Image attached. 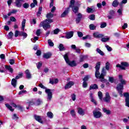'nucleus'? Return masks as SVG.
I'll return each instance as SVG.
<instances>
[{"label": "nucleus", "mask_w": 129, "mask_h": 129, "mask_svg": "<svg viewBox=\"0 0 129 129\" xmlns=\"http://www.w3.org/2000/svg\"><path fill=\"white\" fill-rule=\"evenodd\" d=\"M96 72H95V77L97 78H99V79H100L101 82H102L103 83H104V82H106V80L104 79V76L106 75V70H105V68H103L102 70V73L100 75V73L99 72V69H100V62H98L96 63V67H95Z\"/></svg>", "instance_id": "f257e3e1"}, {"label": "nucleus", "mask_w": 129, "mask_h": 129, "mask_svg": "<svg viewBox=\"0 0 129 129\" xmlns=\"http://www.w3.org/2000/svg\"><path fill=\"white\" fill-rule=\"evenodd\" d=\"M54 17V14L51 13H49L47 14L46 17L48 19H46L43 22H41L39 25L40 27H43L44 30L47 31L48 29H50L51 28V25L50 24L53 23V20L50 19L51 18Z\"/></svg>", "instance_id": "f03ea898"}, {"label": "nucleus", "mask_w": 129, "mask_h": 129, "mask_svg": "<svg viewBox=\"0 0 129 129\" xmlns=\"http://www.w3.org/2000/svg\"><path fill=\"white\" fill-rule=\"evenodd\" d=\"M119 79L120 82L117 86L116 89L120 97L122 96V91H123V85L126 84V81L122 79V76H119Z\"/></svg>", "instance_id": "7ed1b4c3"}, {"label": "nucleus", "mask_w": 129, "mask_h": 129, "mask_svg": "<svg viewBox=\"0 0 129 129\" xmlns=\"http://www.w3.org/2000/svg\"><path fill=\"white\" fill-rule=\"evenodd\" d=\"M38 86H39L40 88H42V89H45V92L47 95V99L48 101H50L53 96V94L52 93V90L50 89H47V88L45 87V86H44L42 83L39 84Z\"/></svg>", "instance_id": "20e7f679"}, {"label": "nucleus", "mask_w": 129, "mask_h": 129, "mask_svg": "<svg viewBox=\"0 0 129 129\" xmlns=\"http://www.w3.org/2000/svg\"><path fill=\"white\" fill-rule=\"evenodd\" d=\"M63 56L66 63H68V65L71 66V67H75V66H76V63L74 60L70 61V60H69V54L66 53L65 55Z\"/></svg>", "instance_id": "39448f33"}, {"label": "nucleus", "mask_w": 129, "mask_h": 129, "mask_svg": "<svg viewBox=\"0 0 129 129\" xmlns=\"http://www.w3.org/2000/svg\"><path fill=\"white\" fill-rule=\"evenodd\" d=\"M129 66V63L127 62L126 61H122L120 64H117L116 66V67L117 68H120L122 70H125V68H127Z\"/></svg>", "instance_id": "423d86ee"}, {"label": "nucleus", "mask_w": 129, "mask_h": 129, "mask_svg": "<svg viewBox=\"0 0 129 129\" xmlns=\"http://www.w3.org/2000/svg\"><path fill=\"white\" fill-rule=\"evenodd\" d=\"M99 110H100V109L96 108L93 111V115L95 118H100V117H101V115H102V114L101 113V112L99 111Z\"/></svg>", "instance_id": "0eeeda50"}, {"label": "nucleus", "mask_w": 129, "mask_h": 129, "mask_svg": "<svg viewBox=\"0 0 129 129\" xmlns=\"http://www.w3.org/2000/svg\"><path fill=\"white\" fill-rule=\"evenodd\" d=\"M104 101H105V102H107V103H109L110 102V96L108 92H106L105 93V97L104 98Z\"/></svg>", "instance_id": "6e6552de"}, {"label": "nucleus", "mask_w": 129, "mask_h": 129, "mask_svg": "<svg viewBox=\"0 0 129 129\" xmlns=\"http://www.w3.org/2000/svg\"><path fill=\"white\" fill-rule=\"evenodd\" d=\"M74 85V82L69 81L64 86V89H69Z\"/></svg>", "instance_id": "1a4fd4ad"}, {"label": "nucleus", "mask_w": 129, "mask_h": 129, "mask_svg": "<svg viewBox=\"0 0 129 129\" xmlns=\"http://www.w3.org/2000/svg\"><path fill=\"white\" fill-rule=\"evenodd\" d=\"M123 95L125 98L126 106L129 107V94L128 93H125Z\"/></svg>", "instance_id": "9d476101"}, {"label": "nucleus", "mask_w": 129, "mask_h": 129, "mask_svg": "<svg viewBox=\"0 0 129 129\" xmlns=\"http://www.w3.org/2000/svg\"><path fill=\"white\" fill-rule=\"evenodd\" d=\"M81 19H82V14L78 13L77 15V18H76V24H79L80 21H81Z\"/></svg>", "instance_id": "9b49d317"}, {"label": "nucleus", "mask_w": 129, "mask_h": 129, "mask_svg": "<svg viewBox=\"0 0 129 129\" xmlns=\"http://www.w3.org/2000/svg\"><path fill=\"white\" fill-rule=\"evenodd\" d=\"M88 59V55H81L80 56V62H83L84 60Z\"/></svg>", "instance_id": "f8f14e48"}, {"label": "nucleus", "mask_w": 129, "mask_h": 129, "mask_svg": "<svg viewBox=\"0 0 129 129\" xmlns=\"http://www.w3.org/2000/svg\"><path fill=\"white\" fill-rule=\"evenodd\" d=\"M74 34V32H73V31L67 32L66 35V39H71V38L73 37Z\"/></svg>", "instance_id": "ddd939ff"}, {"label": "nucleus", "mask_w": 129, "mask_h": 129, "mask_svg": "<svg viewBox=\"0 0 129 129\" xmlns=\"http://www.w3.org/2000/svg\"><path fill=\"white\" fill-rule=\"evenodd\" d=\"M78 113H79L80 115H82L83 116V115L85 114V111L82 108L79 107L78 108Z\"/></svg>", "instance_id": "4468645a"}, {"label": "nucleus", "mask_w": 129, "mask_h": 129, "mask_svg": "<svg viewBox=\"0 0 129 129\" xmlns=\"http://www.w3.org/2000/svg\"><path fill=\"white\" fill-rule=\"evenodd\" d=\"M24 0H16L15 2L16 6L17 8H21L22 7V3Z\"/></svg>", "instance_id": "2eb2a0df"}, {"label": "nucleus", "mask_w": 129, "mask_h": 129, "mask_svg": "<svg viewBox=\"0 0 129 129\" xmlns=\"http://www.w3.org/2000/svg\"><path fill=\"white\" fill-rule=\"evenodd\" d=\"M93 36L94 38L97 39L99 38H102L103 37V34H100L99 32H94L93 33Z\"/></svg>", "instance_id": "dca6fc26"}, {"label": "nucleus", "mask_w": 129, "mask_h": 129, "mask_svg": "<svg viewBox=\"0 0 129 129\" xmlns=\"http://www.w3.org/2000/svg\"><path fill=\"white\" fill-rule=\"evenodd\" d=\"M69 13V8H68L67 9L64 10L63 13L60 16L61 18H64V17H66V16L68 15Z\"/></svg>", "instance_id": "f3484780"}, {"label": "nucleus", "mask_w": 129, "mask_h": 129, "mask_svg": "<svg viewBox=\"0 0 129 129\" xmlns=\"http://www.w3.org/2000/svg\"><path fill=\"white\" fill-rule=\"evenodd\" d=\"M34 118L38 121V122H40V123H43V121L42 120V118H41L40 116L35 115Z\"/></svg>", "instance_id": "a211bd4d"}, {"label": "nucleus", "mask_w": 129, "mask_h": 129, "mask_svg": "<svg viewBox=\"0 0 129 129\" xmlns=\"http://www.w3.org/2000/svg\"><path fill=\"white\" fill-rule=\"evenodd\" d=\"M25 74L27 79H31V78H32V75H31V73H30V71H29V70L25 71Z\"/></svg>", "instance_id": "6ab92c4d"}, {"label": "nucleus", "mask_w": 129, "mask_h": 129, "mask_svg": "<svg viewBox=\"0 0 129 129\" xmlns=\"http://www.w3.org/2000/svg\"><path fill=\"white\" fill-rule=\"evenodd\" d=\"M52 56V53L51 52H47L43 54V58L45 59H49Z\"/></svg>", "instance_id": "aec40b11"}, {"label": "nucleus", "mask_w": 129, "mask_h": 129, "mask_svg": "<svg viewBox=\"0 0 129 129\" xmlns=\"http://www.w3.org/2000/svg\"><path fill=\"white\" fill-rule=\"evenodd\" d=\"M109 14L110 15L108 16V18L109 20L113 19V16H114V11L111 10L109 11Z\"/></svg>", "instance_id": "412c9836"}, {"label": "nucleus", "mask_w": 129, "mask_h": 129, "mask_svg": "<svg viewBox=\"0 0 129 129\" xmlns=\"http://www.w3.org/2000/svg\"><path fill=\"white\" fill-rule=\"evenodd\" d=\"M5 68L8 70L10 73H13L14 72V69L11 66H5Z\"/></svg>", "instance_id": "4be33fe9"}, {"label": "nucleus", "mask_w": 129, "mask_h": 129, "mask_svg": "<svg viewBox=\"0 0 129 129\" xmlns=\"http://www.w3.org/2000/svg\"><path fill=\"white\" fill-rule=\"evenodd\" d=\"M11 84L13 87H16L17 86V80L13 79L11 81Z\"/></svg>", "instance_id": "5701e85b"}, {"label": "nucleus", "mask_w": 129, "mask_h": 129, "mask_svg": "<svg viewBox=\"0 0 129 129\" xmlns=\"http://www.w3.org/2000/svg\"><path fill=\"white\" fill-rule=\"evenodd\" d=\"M26 27V19H23L22 22V30L25 31V27Z\"/></svg>", "instance_id": "b1692460"}, {"label": "nucleus", "mask_w": 129, "mask_h": 129, "mask_svg": "<svg viewBox=\"0 0 129 129\" xmlns=\"http://www.w3.org/2000/svg\"><path fill=\"white\" fill-rule=\"evenodd\" d=\"M47 116L49 117V118H53L54 115H53V113L51 111H48L47 113Z\"/></svg>", "instance_id": "393cba45"}, {"label": "nucleus", "mask_w": 129, "mask_h": 129, "mask_svg": "<svg viewBox=\"0 0 129 129\" xmlns=\"http://www.w3.org/2000/svg\"><path fill=\"white\" fill-rule=\"evenodd\" d=\"M102 110L103 111V112H104L106 114H110L111 112L110 110L107 109L105 108H102Z\"/></svg>", "instance_id": "a878e982"}, {"label": "nucleus", "mask_w": 129, "mask_h": 129, "mask_svg": "<svg viewBox=\"0 0 129 129\" xmlns=\"http://www.w3.org/2000/svg\"><path fill=\"white\" fill-rule=\"evenodd\" d=\"M112 6L114 7V8H116V7L118 6V1H117V0L114 1L112 4Z\"/></svg>", "instance_id": "bb28decb"}, {"label": "nucleus", "mask_w": 129, "mask_h": 129, "mask_svg": "<svg viewBox=\"0 0 129 129\" xmlns=\"http://www.w3.org/2000/svg\"><path fill=\"white\" fill-rule=\"evenodd\" d=\"M96 51L97 52V53H98V54L101 55V56H104V53L103 52V51H101V50H100V49L97 48L96 49Z\"/></svg>", "instance_id": "cd10ccee"}, {"label": "nucleus", "mask_w": 129, "mask_h": 129, "mask_svg": "<svg viewBox=\"0 0 129 129\" xmlns=\"http://www.w3.org/2000/svg\"><path fill=\"white\" fill-rule=\"evenodd\" d=\"M37 4H38V2H37V0H33V3H31L30 5L31 8L33 9V8H35L36 7V5H37Z\"/></svg>", "instance_id": "c85d7f7f"}, {"label": "nucleus", "mask_w": 129, "mask_h": 129, "mask_svg": "<svg viewBox=\"0 0 129 129\" xmlns=\"http://www.w3.org/2000/svg\"><path fill=\"white\" fill-rule=\"evenodd\" d=\"M98 88V86H97V85L96 84H93V85H91L90 87V89H97Z\"/></svg>", "instance_id": "c756f323"}, {"label": "nucleus", "mask_w": 129, "mask_h": 129, "mask_svg": "<svg viewBox=\"0 0 129 129\" xmlns=\"http://www.w3.org/2000/svg\"><path fill=\"white\" fill-rule=\"evenodd\" d=\"M58 49H59V51H65V48L64 47V45L62 43H60L59 44V46H58Z\"/></svg>", "instance_id": "7c9ffc66"}, {"label": "nucleus", "mask_w": 129, "mask_h": 129, "mask_svg": "<svg viewBox=\"0 0 129 129\" xmlns=\"http://www.w3.org/2000/svg\"><path fill=\"white\" fill-rule=\"evenodd\" d=\"M6 107H7V108H8V109H9V110H10L11 111H14V109H13V107H12V106H10V104L7 103L5 104Z\"/></svg>", "instance_id": "2f4dec72"}, {"label": "nucleus", "mask_w": 129, "mask_h": 129, "mask_svg": "<svg viewBox=\"0 0 129 129\" xmlns=\"http://www.w3.org/2000/svg\"><path fill=\"white\" fill-rule=\"evenodd\" d=\"M70 113L73 117H75V116H76V112H75V110H71Z\"/></svg>", "instance_id": "473e14b6"}, {"label": "nucleus", "mask_w": 129, "mask_h": 129, "mask_svg": "<svg viewBox=\"0 0 129 129\" xmlns=\"http://www.w3.org/2000/svg\"><path fill=\"white\" fill-rule=\"evenodd\" d=\"M89 29L91 30H94L95 29H96V26H95L94 24H91L89 25Z\"/></svg>", "instance_id": "72a5a7b5"}, {"label": "nucleus", "mask_w": 129, "mask_h": 129, "mask_svg": "<svg viewBox=\"0 0 129 129\" xmlns=\"http://www.w3.org/2000/svg\"><path fill=\"white\" fill-rule=\"evenodd\" d=\"M14 36V33H13V32H10L8 35L7 36L8 37V39H13V37Z\"/></svg>", "instance_id": "f704fd0d"}, {"label": "nucleus", "mask_w": 129, "mask_h": 129, "mask_svg": "<svg viewBox=\"0 0 129 129\" xmlns=\"http://www.w3.org/2000/svg\"><path fill=\"white\" fill-rule=\"evenodd\" d=\"M38 40H39V37H37V36H35L34 37V38H31V41L33 42V43H36V41H38Z\"/></svg>", "instance_id": "c9c22d12"}, {"label": "nucleus", "mask_w": 129, "mask_h": 129, "mask_svg": "<svg viewBox=\"0 0 129 129\" xmlns=\"http://www.w3.org/2000/svg\"><path fill=\"white\" fill-rule=\"evenodd\" d=\"M23 73H20L18 74V75L16 76L15 79L17 80L18 79H20V78H22L23 77Z\"/></svg>", "instance_id": "e433bc0d"}, {"label": "nucleus", "mask_w": 129, "mask_h": 129, "mask_svg": "<svg viewBox=\"0 0 129 129\" xmlns=\"http://www.w3.org/2000/svg\"><path fill=\"white\" fill-rule=\"evenodd\" d=\"M48 44L49 46H50V47H53V46H54V43L52 42V40H51V39H49L48 40Z\"/></svg>", "instance_id": "4c0bfd02"}, {"label": "nucleus", "mask_w": 129, "mask_h": 129, "mask_svg": "<svg viewBox=\"0 0 129 129\" xmlns=\"http://www.w3.org/2000/svg\"><path fill=\"white\" fill-rule=\"evenodd\" d=\"M36 67L37 69H40L41 67H42V62L40 61L38 63H37Z\"/></svg>", "instance_id": "58836bf2"}, {"label": "nucleus", "mask_w": 129, "mask_h": 129, "mask_svg": "<svg viewBox=\"0 0 129 129\" xmlns=\"http://www.w3.org/2000/svg\"><path fill=\"white\" fill-rule=\"evenodd\" d=\"M87 12L89 14H90V13H93V9H92V8H90L89 7H88L87 8Z\"/></svg>", "instance_id": "ea45409f"}, {"label": "nucleus", "mask_w": 129, "mask_h": 129, "mask_svg": "<svg viewBox=\"0 0 129 129\" xmlns=\"http://www.w3.org/2000/svg\"><path fill=\"white\" fill-rule=\"evenodd\" d=\"M72 8H72L73 11L74 13H77V12H78V7L74 6Z\"/></svg>", "instance_id": "a19ab883"}, {"label": "nucleus", "mask_w": 129, "mask_h": 129, "mask_svg": "<svg viewBox=\"0 0 129 129\" xmlns=\"http://www.w3.org/2000/svg\"><path fill=\"white\" fill-rule=\"evenodd\" d=\"M71 97L73 101H75V100H76V95H75V94H72L71 95Z\"/></svg>", "instance_id": "79ce46f5"}, {"label": "nucleus", "mask_w": 129, "mask_h": 129, "mask_svg": "<svg viewBox=\"0 0 129 129\" xmlns=\"http://www.w3.org/2000/svg\"><path fill=\"white\" fill-rule=\"evenodd\" d=\"M98 95L100 100H102V93L100 91H99L98 93Z\"/></svg>", "instance_id": "37998d69"}, {"label": "nucleus", "mask_w": 129, "mask_h": 129, "mask_svg": "<svg viewBox=\"0 0 129 129\" xmlns=\"http://www.w3.org/2000/svg\"><path fill=\"white\" fill-rule=\"evenodd\" d=\"M109 38L108 37H104L101 39L102 42H107V41H109Z\"/></svg>", "instance_id": "c03bdc74"}, {"label": "nucleus", "mask_w": 129, "mask_h": 129, "mask_svg": "<svg viewBox=\"0 0 129 129\" xmlns=\"http://www.w3.org/2000/svg\"><path fill=\"white\" fill-rule=\"evenodd\" d=\"M105 69L106 70H109V62H107L105 64Z\"/></svg>", "instance_id": "a18cd8bd"}, {"label": "nucleus", "mask_w": 129, "mask_h": 129, "mask_svg": "<svg viewBox=\"0 0 129 129\" xmlns=\"http://www.w3.org/2000/svg\"><path fill=\"white\" fill-rule=\"evenodd\" d=\"M42 100H41V99H38L36 101V103L37 105H40V104H41V103H42Z\"/></svg>", "instance_id": "49530a36"}, {"label": "nucleus", "mask_w": 129, "mask_h": 129, "mask_svg": "<svg viewBox=\"0 0 129 129\" xmlns=\"http://www.w3.org/2000/svg\"><path fill=\"white\" fill-rule=\"evenodd\" d=\"M107 26V24H106V23H102V24H101V25H100V28L101 29H103V28H105V27H106Z\"/></svg>", "instance_id": "de8ad7c7"}, {"label": "nucleus", "mask_w": 129, "mask_h": 129, "mask_svg": "<svg viewBox=\"0 0 129 129\" xmlns=\"http://www.w3.org/2000/svg\"><path fill=\"white\" fill-rule=\"evenodd\" d=\"M105 47H106L107 50H108V51H109V52H111V51H112V48H111V47H110L109 46L106 45Z\"/></svg>", "instance_id": "09e8293b"}, {"label": "nucleus", "mask_w": 129, "mask_h": 129, "mask_svg": "<svg viewBox=\"0 0 129 129\" xmlns=\"http://www.w3.org/2000/svg\"><path fill=\"white\" fill-rule=\"evenodd\" d=\"M59 32H60V29H58V28L55 29L53 31V33H54V35H57V34H58V33H59Z\"/></svg>", "instance_id": "8fccbe9b"}, {"label": "nucleus", "mask_w": 129, "mask_h": 129, "mask_svg": "<svg viewBox=\"0 0 129 129\" xmlns=\"http://www.w3.org/2000/svg\"><path fill=\"white\" fill-rule=\"evenodd\" d=\"M75 3V0H71V4L70 5V8H73V6H74V3Z\"/></svg>", "instance_id": "3c124183"}, {"label": "nucleus", "mask_w": 129, "mask_h": 129, "mask_svg": "<svg viewBox=\"0 0 129 129\" xmlns=\"http://www.w3.org/2000/svg\"><path fill=\"white\" fill-rule=\"evenodd\" d=\"M21 36H23V37H24V38H27V37H28V34H27V33L24 32H21Z\"/></svg>", "instance_id": "603ef678"}, {"label": "nucleus", "mask_w": 129, "mask_h": 129, "mask_svg": "<svg viewBox=\"0 0 129 129\" xmlns=\"http://www.w3.org/2000/svg\"><path fill=\"white\" fill-rule=\"evenodd\" d=\"M9 63H10V64H11V65H14V64H15V59H10Z\"/></svg>", "instance_id": "864d4df0"}, {"label": "nucleus", "mask_w": 129, "mask_h": 129, "mask_svg": "<svg viewBox=\"0 0 129 129\" xmlns=\"http://www.w3.org/2000/svg\"><path fill=\"white\" fill-rule=\"evenodd\" d=\"M77 33L78 37H79L80 38H82V37H83V33H82V32L79 31Z\"/></svg>", "instance_id": "5fc2aeb1"}, {"label": "nucleus", "mask_w": 129, "mask_h": 129, "mask_svg": "<svg viewBox=\"0 0 129 129\" xmlns=\"http://www.w3.org/2000/svg\"><path fill=\"white\" fill-rule=\"evenodd\" d=\"M90 20H91L92 21H94L95 20V16L94 15H91L90 16Z\"/></svg>", "instance_id": "6e6d98bb"}, {"label": "nucleus", "mask_w": 129, "mask_h": 129, "mask_svg": "<svg viewBox=\"0 0 129 129\" xmlns=\"http://www.w3.org/2000/svg\"><path fill=\"white\" fill-rule=\"evenodd\" d=\"M23 93H24V94H26V93H27V91H26V90H22V91H20L19 92L18 94H19V95H21V94H23Z\"/></svg>", "instance_id": "4d7b16f0"}, {"label": "nucleus", "mask_w": 129, "mask_h": 129, "mask_svg": "<svg viewBox=\"0 0 129 129\" xmlns=\"http://www.w3.org/2000/svg\"><path fill=\"white\" fill-rule=\"evenodd\" d=\"M23 7L24 9H28V8H29V4L25 3L23 5Z\"/></svg>", "instance_id": "13d9d810"}, {"label": "nucleus", "mask_w": 129, "mask_h": 129, "mask_svg": "<svg viewBox=\"0 0 129 129\" xmlns=\"http://www.w3.org/2000/svg\"><path fill=\"white\" fill-rule=\"evenodd\" d=\"M55 0H50V5H49V7L50 8H52V7H53V6H54V1Z\"/></svg>", "instance_id": "bf43d9fd"}, {"label": "nucleus", "mask_w": 129, "mask_h": 129, "mask_svg": "<svg viewBox=\"0 0 129 129\" xmlns=\"http://www.w3.org/2000/svg\"><path fill=\"white\" fill-rule=\"evenodd\" d=\"M89 78V76H85V78L83 79L84 82H86V81L88 80Z\"/></svg>", "instance_id": "052dcab7"}, {"label": "nucleus", "mask_w": 129, "mask_h": 129, "mask_svg": "<svg viewBox=\"0 0 129 129\" xmlns=\"http://www.w3.org/2000/svg\"><path fill=\"white\" fill-rule=\"evenodd\" d=\"M36 35L39 37L40 35H41V30L40 29H38L36 31Z\"/></svg>", "instance_id": "680f3d73"}, {"label": "nucleus", "mask_w": 129, "mask_h": 129, "mask_svg": "<svg viewBox=\"0 0 129 129\" xmlns=\"http://www.w3.org/2000/svg\"><path fill=\"white\" fill-rule=\"evenodd\" d=\"M91 38L90 35H87L86 36L83 37L82 39L83 40H86V39H90Z\"/></svg>", "instance_id": "e2e57ef3"}, {"label": "nucleus", "mask_w": 129, "mask_h": 129, "mask_svg": "<svg viewBox=\"0 0 129 129\" xmlns=\"http://www.w3.org/2000/svg\"><path fill=\"white\" fill-rule=\"evenodd\" d=\"M114 79L112 77H109V81L111 82V83H113Z\"/></svg>", "instance_id": "0e129e2a"}, {"label": "nucleus", "mask_w": 129, "mask_h": 129, "mask_svg": "<svg viewBox=\"0 0 129 129\" xmlns=\"http://www.w3.org/2000/svg\"><path fill=\"white\" fill-rule=\"evenodd\" d=\"M0 58H1V59H2V60H5V59L6 58V55L4 54H1L0 55Z\"/></svg>", "instance_id": "69168bd1"}, {"label": "nucleus", "mask_w": 129, "mask_h": 129, "mask_svg": "<svg viewBox=\"0 0 129 129\" xmlns=\"http://www.w3.org/2000/svg\"><path fill=\"white\" fill-rule=\"evenodd\" d=\"M83 87H84V88H86V87H87V83L86 82H83Z\"/></svg>", "instance_id": "338daca9"}, {"label": "nucleus", "mask_w": 129, "mask_h": 129, "mask_svg": "<svg viewBox=\"0 0 129 129\" xmlns=\"http://www.w3.org/2000/svg\"><path fill=\"white\" fill-rule=\"evenodd\" d=\"M13 119H18L19 117L17 116V114H14L13 116H12Z\"/></svg>", "instance_id": "774afa93"}]
</instances>
